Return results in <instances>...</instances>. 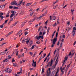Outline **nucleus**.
I'll return each instance as SVG.
<instances>
[{
  "mask_svg": "<svg viewBox=\"0 0 76 76\" xmlns=\"http://www.w3.org/2000/svg\"><path fill=\"white\" fill-rule=\"evenodd\" d=\"M46 31H44V32L43 33L42 36H39L38 37V36H37L36 37H35V38L36 39H37L38 40H41V38L42 39H44V37H43V36L46 34Z\"/></svg>",
  "mask_w": 76,
  "mask_h": 76,
  "instance_id": "1",
  "label": "nucleus"
},
{
  "mask_svg": "<svg viewBox=\"0 0 76 76\" xmlns=\"http://www.w3.org/2000/svg\"><path fill=\"white\" fill-rule=\"evenodd\" d=\"M29 40H30V39H28V38L27 39H24L22 41V43H24V42H26V44H28L29 42Z\"/></svg>",
  "mask_w": 76,
  "mask_h": 76,
  "instance_id": "2",
  "label": "nucleus"
},
{
  "mask_svg": "<svg viewBox=\"0 0 76 76\" xmlns=\"http://www.w3.org/2000/svg\"><path fill=\"white\" fill-rule=\"evenodd\" d=\"M53 61L51 59L50 61V62H49L48 63V65L47 66L45 67V68H47V67H48L49 66H53Z\"/></svg>",
  "mask_w": 76,
  "mask_h": 76,
  "instance_id": "3",
  "label": "nucleus"
},
{
  "mask_svg": "<svg viewBox=\"0 0 76 76\" xmlns=\"http://www.w3.org/2000/svg\"><path fill=\"white\" fill-rule=\"evenodd\" d=\"M58 32H57L56 34V37L55 38L53 39V44H55V43H56V42L57 41V36H58Z\"/></svg>",
  "mask_w": 76,
  "mask_h": 76,
  "instance_id": "4",
  "label": "nucleus"
},
{
  "mask_svg": "<svg viewBox=\"0 0 76 76\" xmlns=\"http://www.w3.org/2000/svg\"><path fill=\"white\" fill-rule=\"evenodd\" d=\"M50 70H51V68H49L48 69V71L47 73V76H50V74H51Z\"/></svg>",
  "mask_w": 76,
  "mask_h": 76,
  "instance_id": "5",
  "label": "nucleus"
},
{
  "mask_svg": "<svg viewBox=\"0 0 76 76\" xmlns=\"http://www.w3.org/2000/svg\"><path fill=\"white\" fill-rule=\"evenodd\" d=\"M58 57L56 58V60L55 62V65L53 66H52V67L53 68V69H55V67H56V65H57V63L58 62Z\"/></svg>",
  "mask_w": 76,
  "mask_h": 76,
  "instance_id": "6",
  "label": "nucleus"
},
{
  "mask_svg": "<svg viewBox=\"0 0 76 76\" xmlns=\"http://www.w3.org/2000/svg\"><path fill=\"white\" fill-rule=\"evenodd\" d=\"M11 4L12 6H14V5H17L18 6V3L16 2V1H14L11 3Z\"/></svg>",
  "mask_w": 76,
  "mask_h": 76,
  "instance_id": "7",
  "label": "nucleus"
},
{
  "mask_svg": "<svg viewBox=\"0 0 76 76\" xmlns=\"http://www.w3.org/2000/svg\"><path fill=\"white\" fill-rule=\"evenodd\" d=\"M5 71L6 72H7V73H11V72H12V70L9 68H7L5 70Z\"/></svg>",
  "mask_w": 76,
  "mask_h": 76,
  "instance_id": "8",
  "label": "nucleus"
},
{
  "mask_svg": "<svg viewBox=\"0 0 76 76\" xmlns=\"http://www.w3.org/2000/svg\"><path fill=\"white\" fill-rule=\"evenodd\" d=\"M32 66L33 67H36V66H37V64H36V62L34 61V60H33V64H32Z\"/></svg>",
  "mask_w": 76,
  "mask_h": 76,
  "instance_id": "9",
  "label": "nucleus"
},
{
  "mask_svg": "<svg viewBox=\"0 0 76 76\" xmlns=\"http://www.w3.org/2000/svg\"><path fill=\"white\" fill-rule=\"evenodd\" d=\"M65 67H64L63 68H63H62V67H61L60 68V69L62 72V74H61V75H63V73H64V71H63V70H64V69H65Z\"/></svg>",
  "mask_w": 76,
  "mask_h": 76,
  "instance_id": "10",
  "label": "nucleus"
},
{
  "mask_svg": "<svg viewBox=\"0 0 76 76\" xmlns=\"http://www.w3.org/2000/svg\"><path fill=\"white\" fill-rule=\"evenodd\" d=\"M13 32V31H12L9 32V33H8L5 35L6 37H8L9 36V35H11V34H12Z\"/></svg>",
  "mask_w": 76,
  "mask_h": 76,
  "instance_id": "11",
  "label": "nucleus"
},
{
  "mask_svg": "<svg viewBox=\"0 0 76 76\" xmlns=\"http://www.w3.org/2000/svg\"><path fill=\"white\" fill-rule=\"evenodd\" d=\"M59 68H58L57 69V71L56 72V73L55 74V76H58L59 75H58V72H59Z\"/></svg>",
  "mask_w": 76,
  "mask_h": 76,
  "instance_id": "12",
  "label": "nucleus"
},
{
  "mask_svg": "<svg viewBox=\"0 0 76 76\" xmlns=\"http://www.w3.org/2000/svg\"><path fill=\"white\" fill-rule=\"evenodd\" d=\"M67 58H68V57L67 56L65 57L64 58L65 60L63 61V65L64 64V63H65V62L66 61V60H67Z\"/></svg>",
  "mask_w": 76,
  "mask_h": 76,
  "instance_id": "13",
  "label": "nucleus"
},
{
  "mask_svg": "<svg viewBox=\"0 0 76 76\" xmlns=\"http://www.w3.org/2000/svg\"><path fill=\"white\" fill-rule=\"evenodd\" d=\"M61 42L60 44V47H61L62 46V45H63V42H64V39H62L61 40Z\"/></svg>",
  "mask_w": 76,
  "mask_h": 76,
  "instance_id": "14",
  "label": "nucleus"
},
{
  "mask_svg": "<svg viewBox=\"0 0 76 76\" xmlns=\"http://www.w3.org/2000/svg\"><path fill=\"white\" fill-rule=\"evenodd\" d=\"M22 1H23V0H22L20 1L19 3V4H17V6H19V5L21 4L22 3Z\"/></svg>",
  "mask_w": 76,
  "mask_h": 76,
  "instance_id": "15",
  "label": "nucleus"
},
{
  "mask_svg": "<svg viewBox=\"0 0 76 76\" xmlns=\"http://www.w3.org/2000/svg\"><path fill=\"white\" fill-rule=\"evenodd\" d=\"M31 4L32 3H27L26 4V6H27V7H28V6H31Z\"/></svg>",
  "mask_w": 76,
  "mask_h": 76,
  "instance_id": "16",
  "label": "nucleus"
},
{
  "mask_svg": "<svg viewBox=\"0 0 76 76\" xmlns=\"http://www.w3.org/2000/svg\"><path fill=\"white\" fill-rule=\"evenodd\" d=\"M4 54H6V52H2L0 53V55L1 56L2 55H4Z\"/></svg>",
  "mask_w": 76,
  "mask_h": 76,
  "instance_id": "17",
  "label": "nucleus"
},
{
  "mask_svg": "<svg viewBox=\"0 0 76 76\" xmlns=\"http://www.w3.org/2000/svg\"><path fill=\"white\" fill-rule=\"evenodd\" d=\"M74 55V53H73L72 54L71 53V52H70L69 53V55H68V56H71V57H72V56H73Z\"/></svg>",
  "mask_w": 76,
  "mask_h": 76,
  "instance_id": "18",
  "label": "nucleus"
},
{
  "mask_svg": "<svg viewBox=\"0 0 76 76\" xmlns=\"http://www.w3.org/2000/svg\"><path fill=\"white\" fill-rule=\"evenodd\" d=\"M22 30H20V31L17 34V35H20L21 34V33H22Z\"/></svg>",
  "mask_w": 76,
  "mask_h": 76,
  "instance_id": "19",
  "label": "nucleus"
},
{
  "mask_svg": "<svg viewBox=\"0 0 76 76\" xmlns=\"http://www.w3.org/2000/svg\"><path fill=\"white\" fill-rule=\"evenodd\" d=\"M36 17H35L34 19L31 20V22H34V21H35V19H36Z\"/></svg>",
  "mask_w": 76,
  "mask_h": 76,
  "instance_id": "20",
  "label": "nucleus"
},
{
  "mask_svg": "<svg viewBox=\"0 0 76 76\" xmlns=\"http://www.w3.org/2000/svg\"><path fill=\"white\" fill-rule=\"evenodd\" d=\"M72 34L73 36H74L75 35V31L73 30L72 31Z\"/></svg>",
  "mask_w": 76,
  "mask_h": 76,
  "instance_id": "21",
  "label": "nucleus"
},
{
  "mask_svg": "<svg viewBox=\"0 0 76 76\" xmlns=\"http://www.w3.org/2000/svg\"><path fill=\"white\" fill-rule=\"evenodd\" d=\"M43 16H44V15L41 16L39 18H38L39 19V20H41V18H42Z\"/></svg>",
  "mask_w": 76,
  "mask_h": 76,
  "instance_id": "22",
  "label": "nucleus"
},
{
  "mask_svg": "<svg viewBox=\"0 0 76 76\" xmlns=\"http://www.w3.org/2000/svg\"><path fill=\"white\" fill-rule=\"evenodd\" d=\"M13 65L14 67H16L17 66V64L16 63H14L13 64Z\"/></svg>",
  "mask_w": 76,
  "mask_h": 76,
  "instance_id": "23",
  "label": "nucleus"
},
{
  "mask_svg": "<svg viewBox=\"0 0 76 76\" xmlns=\"http://www.w3.org/2000/svg\"><path fill=\"white\" fill-rule=\"evenodd\" d=\"M58 50V49H56V50H55L54 52V55H55V54H56V51H57V50Z\"/></svg>",
  "mask_w": 76,
  "mask_h": 76,
  "instance_id": "24",
  "label": "nucleus"
},
{
  "mask_svg": "<svg viewBox=\"0 0 76 76\" xmlns=\"http://www.w3.org/2000/svg\"><path fill=\"white\" fill-rule=\"evenodd\" d=\"M53 26L54 27H55V26H57V23H55L54 24H53Z\"/></svg>",
  "mask_w": 76,
  "mask_h": 76,
  "instance_id": "25",
  "label": "nucleus"
},
{
  "mask_svg": "<svg viewBox=\"0 0 76 76\" xmlns=\"http://www.w3.org/2000/svg\"><path fill=\"white\" fill-rule=\"evenodd\" d=\"M44 70H45L44 68H43L42 69V73H44Z\"/></svg>",
  "mask_w": 76,
  "mask_h": 76,
  "instance_id": "26",
  "label": "nucleus"
},
{
  "mask_svg": "<svg viewBox=\"0 0 76 76\" xmlns=\"http://www.w3.org/2000/svg\"><path fill=\"white\" fill-rule=\"evenodd\" d=\"M15 15V14H12L10 16V18H12L13 16Z\"/></svg>",
  "mask_w": 76,
  "mask_h": 76,
  "instance_id": "27",
  "label": "nucleus"
},
{
  "mask_svg": "<svg viewBox=\"0 0 76 76\" xmlns=\"http://www.w3.org/2000/svg\"><path fill=\"white\" fill-rule=\"evenodd\" d=\"M8 59H11L12 57L11 56H10L9 55L8 56Z\"/></svg>",
  "mask_w": 76,
  "mask_h": 76,
  "instance_id": "28",
  "label": "nucleus"
},
{
  "mask_svg": "<svg viewBox=\"0 0 76 76\" xmlns=\"http://www.w3.org/2000/svg\"><path fill=\"white\" fill-rule=\"evenodd\" d=\"M28 34V32L27 31H26L24 33V34L25 35H26L27 34Z\"/></svg>",
  "mask_w": 76,
  "mask_h": 76,
  "instance_id": "29",
  "label": "nucleus"
},
{
  "mask_svg": "<svg viewBox=\"0 0 76 76\" xmlns=\"http://www.w3.org/2000/svg\"><path fill=\"white\" fill-rule=\"evenodd\" d=\"M0 18H1V19H3L4 18V17L2 15H0Z\"/></svg>",
  "mask_w": 76,
  "mask_h": 76,
  "instance_id": "30",
  "label": "nucleus"
},
{
  "mask_svg": "<svg viewBox=\"0 0 76 76\" xmlns=\"http://www.w3.org/2000/svg\"><path fill=\"white\" fill-rule=\"evenodd\" d=\"M29 53L30 54V55H31V56H32V54H33V53H32V52H29Z\"/></svg>",
  "mask_w": 76,
  "mask_h": 76,
  "instance_id": "31",
  "label": "nucleus"
},
{
  "mask_svg": "<svg viewBox=\"0 0 76 76\" xmlns=\"http://www.w3.org/2000/svg\"><path fill=\"white\" fill-rule=\"evenodd\" d=\"M32 15H33V12H31L30 13V16H32Z\"/></svg>",
  "mask_w": 76,
  "mask_h": 76,
  "instance_id": "32",
  "label": "nucleus"
},
{
  "mask_svg": "<svg viewBox=\"0 0 76 76\" xmlns=\"http://www.w3.org/2000/svg\"><path fill=\"white\" fill-rule=\"evenodd\" d=\"M24 25H25V24H24V23H22V24L21 25V27H23V26H24Z\"/></svg>",
  "mask_w": 76,
  "mask_h": 76,
  "instance_id": "33",
  "label": "nucleus"
},
{
  "mask_svg": "<svg viewBox=\"0 0 76 76\" xmlns=\"http://www.w3.org/2000/svg\"><path fill=\"white\" fill-rule=\"evenodd\" d=\"M41 28H42V26H41L40 27L38 30V31H40V30H41Z\"/></svg>",
  "mask_w": 76,
  "mask_h": 76,
  "instance_id": "34",
  "label": "nucleus"
},
{
  "mask_svg": "<svg viewBox=\"0 0 76 76\" xmlns=\"http://www.w3.org/2000/svg\"><path fill=\"white\" fill-rule=\"evenodd\" d=\"M14 9H18V7H14Z\"/></svg>",
  "mask_w": 76,
  "mask_h": 76,
  "instance_id": "35",
  "label": "nucleus"
},
{
  "mask_svg": "<svg viewBox=\"0 0 76 76\" xmlns=\"http://www.w3.org/2000/svg\"><path fill=\"white\" fill-rule=\"evenodd\" d=\"M9 20V19L7 20H6L5 21L4 23H7V21Z\"/></svg>",
  "mask_w": 76,
  "mask_h": 76,
  "instance_id": "36",
  "label": "nucleus"
},
{
  "mask_svg": "<svg viewBox=\"0 0 76 76\" xmlns=\"http://www.w3.org/2000/svg\"><path fill=\"white\" fill-rule=\"evenodd\" d=\"M6 16L7 18H9V15L7 14Z\"/></svg>",
  "mask_w": 76,
  "mask_h": 76,
  "instance_id": "37",
  "label": "nucleus"
},
{
  "mask_svg": "<svg viewBox=\"0 0 76 76\" xmlns=\"http://www.w3.org/2000/svg\"><path fill=\"white\" fill-rule=\"evenodd\" d=\"M53 20H55L56 19V17L55 16H53L52 18Z\"/></svg>",
  "mask_w": 76,
  "mask_h": 76,
  "instance_id": "38",
  "label": "nucleus"
},
{
  "mask_svg": "<svg viewBox=\"0 0 76 76\" xmlns=\"http://www.w3.org/2000/svg\"><path fill=\"white\" fill-rule=\"evenodd\" d=\"M27 22V20H26L24 22H23V23L24 24H25V23H26Z\"/></svg>",
  "mask_w": 76,
  "mask_h": 76,
  "instance_id": "39",
  "label": "nucleus"
},
{
  "mask_svg": "<svg viewBox=\"0 0 76 76\" xmlns=\"http://www.w3.org/2000/svg\"><path fill=\"white\" fill-rule=\"evenodd\" d=\"M42 32L41 31H40L39 33V35H42Z\"/></svg>",
  "mask_w": 76,
  "mask_h": 76,
  "instance_id": "40",
  "label": "nucleus"
},
{
  "mask_svg": "<svg viewBox=\"0 0 76 76\" xmlns=\"http://www.w3.org/2000/svg\"><path fill=\"white\" fill-rule=\"evenodd\" d=\"M15 60L14 59V58H13L12 59V63H13V62H15Z\"/></svg>",
  "mask_w": 76,
  "mask_h": 76,
  "instance_id": "41",
  "label": "nucleus"
},
{
  "mask_svg": "<svg viewBox=\"0 0 76 76\" xmlns=\"http://www.w3.org/2000/svg\"><path fill=\"white\" fill-rule=\"evenodd\" d=\"M19 53V51H17L16 53V55L17 56H18V53Z\"/></svg>",
  "mask_w": 76,
  "mask_h": 76,
  "instance_id": "42",
  "label": "nucleus"
},
{
  "mask_svg": "<svg viewBox=\"0 0 76 76\" xmlns=\"http://www.w3.org/2000/svg\"><path fill=\"white\" fill-rule=\"evenodd\" d=\"M24 57V53L22 54L21 55V57Z\"/></svg>",
  "mask_w": 76,
  "mask_h": 76,
  "instance_id": "43",
  "label": "nucleus"
},
{
  "mask_svg": "<svg viewBox=\"0 0 76 76\" xmlns=\"http://www.w3.org/2000/svg\"><path fill=\"white\" fill-rule=\"evenodd\" d=\"M44 1H45V0H42L41 1L39 2V3H41L42 2H44Z\"/></svg>",
  "mask_w": 76,
  "mask_h": 76,
  "instance_id": "44",
  "label": "nucleus"
},
{
  "mask_svg": "<svg viewBox=\"0 0 76 76\" xmlns=\"http://www.w3.org/2000/svg\"><path fill=\"white\" fill-rule=\"evenodd\" d=\"M4 27V26L3 25L0 26V28H3Z\"/></svg>",
  "mask_w": 76,
  "mask_h": 76,
  "instance_id": "45",
  "label": "nucleus"
},
{
  "mask_svg": "<svg viewBox=\"0 0 76 76\" xmlns=\"http://www.w3.org/2000/svg\"><path fill=\"white\" fill-rule=\"evenodd\" d=\"M73 6V4H72V3H71L70 5V6L71 7H72V6Z\"/></svg>",
  "mask_w": 76,
  "mask_h": 76,
  "instance_id": "46",
  "label": "nucleus"
},
{
  "mask_svg": "<svg viewBox=\"0 0 76 76\" xmlns=\"http://www.w3.org/2000/svg\"><path fill=\"white\" fill-rule=\"evenodd\" d=\"M57 2H58V0H56V1L53 3V4H56V3H57Z\"/></svg>",
  "mask_w": 76,
  "mask_h": 76,
  "instance_id": "47",
  "label": "nucleus"
},
{
  "mask_svg": "<svg viewBox=\"0 0 76 76\" xmlns=\"http://www.w3.org/2000/svg\"><path fill=\"white\" fill-rule=\"evenodd\" d=\"M2 15H3V13L2 12H0V16H2Z\"/></svg>",
  "mask_w": 76,
  "mask_h": 76,
  "instance_id": "48",
  "label": "nucleus"
},
{
  "mask_svg": "<svg viewBox=\"0 0 76 76\" xmlns=\"http://www.w3.org/2000/svg\"><path fill=\"white\" fill-rule=\"evenodd\" d=\"M5 0H0V2H4Z\"/></svg>",
  "mask_w": 76,
  "mask_h": 76,
  "instance_id": "49",
  "label": "nucleus"
},
{
  "mask_svg": "<svg viewBox=\"0 0 76 76\" xmlns=\"http://www.w3.org/2000/svg\"><path fill=\"white\" fill-rule=\"evenodd\" d=\"M34 47H35V45H34L32 46L31 47V49H34Z\"/></svg>",
  "mask_w": 76,
  "mask_h": 76,
  "instance_id": "50",
  "label": "nucleus"
},
{
  "mask_svg": "<svg viewBox=\"0 0 76 76\" xmlns=\"http://www.w3.org/2000/svg\"><path fill=\"white\" fill-rule=\"evenodd\" d=\"M70 67V64L68 65L67 67H66V69H67L69 68Z\"/></svg>",
  "mask_w": 76,
  "mask_h": 76,
  "instance_id": "51",
  "label": "nucleus"
},
{
  "mask_svg": "<svg viewBox=\"0 0 76 76\" xmlns=\"http://www.w3.org/2000/svg\"><path fill=\"white\" fill-rule=\"evenodd\" d=\"M20 14H21V15H23V14H24V12H23V11Z\"/></svg>",
  "mask_w": 76,
  "mask_h": 76,
  "instance_id": "52",
  "label": "nucleus"
},
{
  "mask_svg": "<svg viewBox=\"0 0 76 76\" xmlns=\"http://www.w3.org/2000/svg\"><path fill=\"white\" fill-rule=\"evenodd\" d=\"M36 54H37V53L35 52L34 54V55L33 56V57H35V56L36 55Z\"/></svg>",
  "mask_w": 76,
  "mask_h": 76,
  "instance_id": "53",
  "label": "nucleus"
},
{
  "mask_svg": "<svg viewBox=\"0 0 76 76\" xmlns=\"http://www.w3.org/2000/svg\"><path fill=\"white\" fill-rule=\"evenodd\" d=\"M1 6H2V7H5V6H6V4H4V5H1Z\"/></svg>",
  "mask_w": 76,
  "mask_h": 76,
  "instance_id": "54",
  "label": "nucleus"
},
{
  "mask_svg": "<svg viewBox=\"0 0 76 76\" xmlns=\"http://www.w3.org/2000/svg\"><path fill=\"white\" fill-rule=\"evenodd\" d=\"M18 57L19 58H20V57H21V55H18Z\"/></svg>",
  "mask_w": 76,
  "mask_h": 76,
  "instance_id": "55",
  "label": "nucleus"
},
{
  "mask_svg": "<svg viewBox=\"0 0 76 76\" xmlns=\"http://www.w3.org/2000/svg\"><path fill=\"white\" fill-rule=\"evenodd\" d=\"M36 43L37 44H40V42H39L37 41Z\"/></svg>",
  "mask_w": 76,
  "mask_h": 76,
  "instance_id": "56",
  "label": "nucleus"
},
{
  "mask_svg": "<svg viewBox=\"0 0 76 76\" xmlns=\"http://www.w3.org/2000/svg\"><path fill=\"white\" fill-rule=\"evenodd\" d=\"M36 10L37 12H39V8H37Z\"/></svg>",
  "mask_w": 76,
  "mask_h": 76,
  "instance_id": "57",
  "label": "nucleus"
},
{
  "mask_svg": "<svg viewBox=\"0 0 76 76\" xmlns=\"http://www.w3.org/2000/svg\"><path fill=\"white\" fill-rule=\"evenodd\" d=\"M13 8V6H10L9 7V9H12Z\"/></svg>",
  "mask_w": 76,
  "mask_h": 76,
  "instance_id": "58",
  "label": "nucleus"
},
{
  "mask_svg": "<svg viewBox=\"0 0 76 76\" xmlns=\"http://www.w3.org/2000/svg\"><path fill=\"white\" fill-rule=\"evenodd\" d=\"M60 45V41H58L57 44V45Z\"/></svg>",
  "mask_w": 76,
  "mask_h": 76,
  "instance_id": "59",
  "label": "nucleus"
},
{
  "mask_svg": "<svg viewBox=\"0 0 76 76\" xmlns=\"http://www.w3.org/2000/svg\"><path fill=\"white\" fill-rule=\"evenodd\" d=\"M11 13L12 14H15V12H14V11H11Z\"/></svg>",
  "mask_w": 76,
  "mask_h": 76,
  "instance_id": "60",
  "label": "nucleus"
},
{
  "mask_svg": "<svg viewBox=\"0 0 76 76\" xmlns=\"http://www.w3.org/2000/svg\"><path fill=\"white\" fill-rule=\"evenodd\" d=\"M73 31H76V27H74L73 28Z\"/></svg>",
  "mask_w": 76,
  "mask_h": 76,
  "instance_id": "61",
  "label": "nucleus"
},
{
  "mask_svg": "<svg viewBox=\"0 0 76 76\" xmlns=\"http://www.w3.org/2000/svg\"><path fill=\"white\" fill-rule=\"evenodd\" d=\"M62 38H65V35H63L62 36Z\"/></svg>",
  "mask_w": 76,
  "mask_h": 76,
  "instance_id": "62",
  "label": "nucleus"
},
{
  "mask_svg": "<svg viewBox=\"0 0 76 76\" xmlns=\"http://www.w3.org/2000/svg\"><path fill=\"white\" fill-rule=\"evenodd\" d=\"M4 40V39L3 38H2L0 40V41H3Z\"/></svg>",
  "mask_w": 76,
  "mask_h": 76,
  "instance_id": "63",
  "label": "nucleus"
},
{
  "mask_svg": "<svg viewBox=\"0 0 76 76\" xmlns=\"http://www.w3.org/2000/svg\"><path fill=\"white\" fill-rule=\"evenodd\" d=\"M76 44V41H75L74 43V44H73V45H75V44Z\"/></svg>",
  "mask_w": 76,
  "mask_h": 76,
  "instance_id": "64",
  "label": "nucleus"
}]
</instances>
